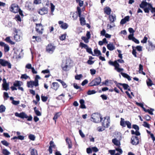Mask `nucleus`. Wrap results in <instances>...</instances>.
<instances>
[{"label":"nucleus","instance_id":"nucleus-53","mask_svg":"<svg viewBox=\"0 0 155 155\" xmlns=\"http://www.w3.org/2000/svg\"><path fill=\"white\" fill-rule=\"evenodd\" d=\"M115 67V69L119 68L120 67V65L119 64L117 63V61H115V64L114 66Z\"/></svg>","mask_w":155,"mask_h":155},{"label":"nucleus","instance_id":"nucleus-17","mask_svg":"<svg viewBox=\"0 0 155 155\" xmlns=\"http://www.w3.org/2000/svg\"><path fill=\"white\" fill-rule=\"evenodd\" d=\"M104 11L105 13L107 15H110L111 11L110 8L108 7H106L104 9Z\"/></svg>","mask_w":155,"mask_h":155},{"label":"nucleus","instance_id":"nucleus-48","mask_svg":"<svg viewBox=\"0 0 155 155\" xmlns=\"http://www.w3.org/2000/svg\"><path fill=\"white\" fill-rule=\"evenodd\" d=\"M12 103L14 105H17L19 104L20 101H16L13 100V101H12Z\"/></svg>","mask_w":155,"mask_h":155},{"label":"nucleus","instance_id":"nucleus-62","mask_svg":"<svg viewBox=\"0 0 155 155\" xmlns=\"http://www.w3.org/2000/svg\"><path fill=\"white\" fill-rule=\"evenodd\" d=\"M115 150L116 151L119 152L120 154L122 153L123 151L121 149L119 148H116Z\"/></svg>","mask_w":155,"mask_h":155},{"label":"nucleus","instance_id":"nucleus-28","mask_svg":"<svg viewBox=\"0 0 155 155\" xmlns=\"http://www.w3.org/2000/svg\"><path fill=\"white\" fill-rule=\"evenodd\" d=\"M2 153L4 155H9L10 153L6 149H3L2 150Z\"/></svg>","mask_w":155,"mask_h":155},{"label":"nucleus","instance_id":"nucleus-5","mask_svg":"<svg viewBox=\"0 0 155 155\" xmlns=\"http://www.w3.org/2000/svg\"><path fill=\"white\" fill-rule=\"evenodd\" d=\"M102 123V126L104 128H108L110 126V118L108 116L104 117L103 121H101Z\"/></svg>","mask_w":155,"mask_h":155},{"label":"nucleus","instance_id":"nucleus-27","mask_svg":"<svg viewBox=\"0 0 155 155\" xmlns=\"http://www.w3.org/2000/svg\"><path fill=\"white\" fill-rule=\"evenodd\" d=\"M14 38V39L16 41H19L22 39V37L17 34H16L15 35Z\"/></svg>","mask_w":155,"mask_h":155},{"label":"nucleus","instance_id":"nucleus-34","mask_svg":"<svg viewBox=\"0 0 155 155\" xmlns=\"http://www.w3.org/2000/svg\"><path fill=\"white\" fill-rule=\"evenodd\" d=\"M28 138L30 140L32 141H34L35 139V136L32 134H30L28 136Z\"/></svg>","mask_w":155,"mask_h":155},{"label":"nucleus","instance_id":"nucleus-20","mask_svg":"<svg viewBox=\"0 0 155 155\" xmlns=\"http://www.w3.org/2000/svg\"><path fill=\"white\" fill-rule=\"evenodd\" d=\"M107 49L110 51H112L115 49V46L112 43L108 44L107 45Z\"/></svg>","mask_w":155,"mask_h":155},{"label":"nucleus","instance_id":"nucleus-1","mask_svg":"<svg viewBox=\"0 0 155 155\" xmlns=\"http://www.w3.org/2000/svg\"><path fill=\"white\" fill-rule=\"evenodd\" d=\"M15 116L21 119H27V120L29 121H31L32 119V117L31 115H30L28 116L25 112H21L20 113L16 112L15 113Z\"/></svg>","mask_w":155,"mask_h":155},{"label":"nucleus","instance_id":"nucleus-54","mask_svg":"<svg viewBox=\"0 0 155 155\" xmlns=\"http://www.w3.org/2000/svg\"><path fill=\"white\" fill-rule=\"evenodd\" d=\"M147 38L145 36L143 38V39L141 41V42L143 43H146L147 42Z\"/></svg>","mask_w":155,"mask_h":155},{"label":"nucleus","instance_id":"nucleus-24","mask_svg":"<svg viewBox=\"0 0 155 155\" xmlns=\"http://www.w3.org/2000/svg\"><path fill=\"white\" fill-rule=\"evenodd\" d=\"M149 4H150L147 3L146 2L142 1L141 4L140 5V8H143L147 5H148L149 6Z\"/></svg>","mask_w":155,"mask_h":155},{"label":"nucleus","instance_id":"nucleus-4","mask_svg":"<svg viewBox=\"0 0 155 155\" xmlns=\"http://www.w3.org/2000/svg\"><path fill=\"white\" fill-rule=\"evenodd\" d=\"M101 81V78L100 77H98L93 80L89 84V86H97L99 85Z\"/></svg>","mask_w":155,"mask_h":155},{"label":"nucleus","instance_id":"nucleus-63","mask_svg":"<svg viewBox=\"0 0 155 155\" xmlns=\"http://www.w3.org/2000/svg\"><path fill=\"white\" fill-rule=\"evenodd\" d=\"M92 151L94 152H96L98 151V150L97 148L96 147H92Z\"/></svg>","mask_w":155,"mask_h":155},{"label":"nucleus","instance_id":"nucleus-26","mask_svg":"<svg viewBox=\"0 0 155 155\" xmlns=\"http://www.w3.org/2000/svg\"><path fill=\"white\" fill-rule=\"evenodd\" d=\"M121 74L122 75L124 78H127L128 81H130L131 80V78L126 73L121 72Z\"/></svg>","mask_w":155,"mask_h":155},{"label":"nucleus","instance_id":"nucleus-52","mask_svg":"<svg viewBox=\"0 0 155 155\" xmlns=\"http://www.w3.org/2000/svg\"><path fill=\"white\" fill-rule=\"evenodd\" d=\"M143 125L146 127L149 128H150V125L149 124H148L146 122L144 121L143 123Z\"/></svg>","mask_w":155,"mask_h":155},{"label":"nucleus","instance_id":"nucleus-7","mask_svg":"<svg viewBox=\"0 0 155 155\" xmlns=\"http://www.w3.org/2000/svg\"><path fill=\"white\" fill-rule=\"evenodd\" d=\"M20 8L18 5L16 4H12L10 8V10L14 13H17L19 11Z\"/></svg>","mask_w":155,"mask_h":155},{"label":"nucleus","instance_id":"nucleus-31","mask_svg":"<svg viewBox=\"0 0 155 155\" xmlns=\"http://www.w3.org/2000/svg\"><path fill=\"white\" fill-rule=\"evenodd\" d=\"M79 46L80 47H81L82 48H84L85 49H86L88 47L87 45L85 44L82 42L80 43Z\"/></svg>","mask_w":155,"mask_h":155},{"label":"nucleus","instance_id":"nucleus-64","mask_svg":"<svg viewBox=\"0 0 155 155\" xmlns=\"http://www.w3.org/2000/svg\"><path fill=\"white\" fill-rule=\"evenodd\" d=\"M132 40L136 44H138L139 43V41L135 37L133 38Z\"/></svg>","mask_w":155,"mask_h":155},{"label":"nucleus","instance_id":"nucleus-39","mask_svg":"<svg viewBox=\"0 0 155 155\" xmlns=\"http://www.w3.org/2000/svg\"><path fill=\"white\" fill-rule=\"evenodd\" d=\"M31 155H38L37 153L36 150L34 149H33L31 150Z\"/></svg>","mask_w":155,"mask_h":155},{"label":"nucleus","instance_id":"nucleus-60","mask_svg":"<svg viewBox=\"0 0 155 155\" xmlns=\"http://www.w3.org/2000/svg\"><path fill=\"white\" fill-rule=\"evenodd\" d=\"M88 82V81L87 80L85 79L84 80L82 83L81 85L82 86H84L85 85L87 84Z\"/></svg>","mask_w":155,"mask_h":155},{"label":"nucleus","instance_id":"nucleus-9","mask_svg":"<svg viewBox=\"0 0 155 155\" xmlns=\"http://www.w3.org/2000/svg\"><path fill=\"white\" fill-rule=\"evenodd\" d=\"M55 47L52 45L51 44H49L47 46L46 50L47 52L52 54L54 51Z\"/></svg>","mask_w":155,"mask_h":155},{"label":"nucleus","instance_id":"nucleus-14","mask_svg":"<svg viewBox=\"0 0 155 155\" xmlns=\"http://www.w3.org/2000/svg\"><path fill=\"white\" fill-rule=\"evenodd\" d=\"M130 17L129 16H125L124 18L122 19L120 21V24L121 25H124L127 21H129Z\"/></svg>","mask_w":155,"mask_h":155},{"label":"nucleus","instance_id":"nucleus-40","mask_svg":"<svg viewBox=\"0 0 155 155\" xmlns=\"http://www.w3.org/2000/svg\"><path fill=\"white\" fill-rule=\"evenodd\" d=\"M4 51L5 52H7L9 50V47L8 45H7V44L6 45H5L4 46Z\"/></svg>","mask_w":155,"mask_h":155},{"label":"nucleus","instance_id":"nucleus-18","mask_svg":"<svg viewBox=\"0 0 155 155\" xmlns=\"http://www.w3.org/2000/svg\"><path fill=\"white\" fill-rule=\"evenodd\" d=\"M80 103V107L82 109H85L86 108V107L84 104L85 102L84 100L81 99L79 101Z\"/></svg>","mask_w":155,"mask_h":155},{"label":"nucleus","instance_id":"nucleus-43","mask_svg":"<svg viewBox=\"0 0 155 155\" xmlns=\"http://www.w3.org/2000/svg\"><path fill=\"white\" fill-rule=\"evenodd\" d=\"M120 85H122L123 86L124 89L125 90H127L128 89V87H129V85L127 84H120Z\"/></svg>","mask_w":155,"mask_h":155},{"label":"nucleus","instance_id":"nucleus-42","mask_svg":"<svg viewBox=\"0 0 155 155\" xmlns=\"http://www.w3.org/2000/svg\"><path fill=\"white\" fill-rule=\"evenodd\" d=\"M96 93V91L94 90H89L87 91V94L89 95H91L95 94Z\"/></svg>","mask_w":155,"mask_h":155},{"label":"nucleus","instance_id":"nucleus-57","mask_svg":"<svg viewBox=\"0 0 155 155\" xmlns=\"http://www.w3.org/2000/svg\"><path fill=\"white\" fill-rule=\"evenodd\" d=\"M25 68L28 69H31L33 67H32L31 64H28L26 65Z\"/></svg>","mask_w":155,"mask_h":155},{"label":"nucleus","instance_id":"nucleus-30","mask_svg":"<svg viewBox=\"0 0 155 155\" xmlns=\"http://www.w3.org/2000/svg\"><path fill=\"white\" fill-rule=\"evenodd\" d=\"M94 52L95 55H96L97 56H98L101 54V51L96 49H94Z\"/></svg>","mask_w":155,"mask_h":155},{"label":"nucleus","instance_id":"nucleus-32","mask_svg":"<svg viewBox=\"0 0 155 155\" xmlns=\"http://www.w3.org/2000/svg\"><path fill=\"white\" fill-rule=\"evenodd\" d=\"M2 87L4 90L7 91L9 89V84L8 83H7L4 84V85H2Z\"/></svg>","mask_w":155,"mask_h":155},{"label":"nucleus","instance_id":"nucleus-2","mask_svg":"<svg viewBox=\"0 0 155 155\" xmlns=\"http://www.w3.org/2000/svg\"><path fill=\"white\" fill-rule=\"evenodd\" d=\"M91 120L95 123H98L102 121L103 118L101 115L97 113L93 114L91 116Z\"/></svg>","mask_w":155,"mask_h":155},{"label":"nucleus","instance_id":"nucleus-15","mask_svg":"<svg viewBox=\"0 0 155 155\" xmlns=\"http://www.w3.org/2000/svg\"><path fill=\"white\" fill-rule=\"evenodd\" d=\"M40 27L41 30H42L43 26L41 24H36V31L39 33H42V32L40 30V28H38V27Z\"/></svg>","mask_w":155,"mask_h":155},{"label":"nucleus","instance_id":"nucleus-50","mask_svg":"<svg viewBox=\"0 0 155 155\" xmlns=\"http://www.w3.org/2000/svg\"><path fill=\"white\" fill-rule=\"evenodd\" d=\"M82 75L81 74L75 76V79L76 80H79L82 77Z\"/></svg>","mask_w":155,"mask_h":155},{"label":"nucleus","instance_id":"nucleus-23","mask_svg":"<svg viewBox=\"0 0 155 155\" xmlns=\"http://www.w3.org/2000/svg\"><path fill=\"white\" fill-rule=\"evenodd\" d=\"M51 88L54 90L56 91L58 88V84L57 82H53L52 83Z\"/></svg>","mask_w":155,"mask_h":155},{"label":"nucleus","instance_id":"nucleus-3","mask_svg":"<svg viewBox=\"0 0 155 155\" xmlns=\"http://www.w3.org/2000/svg\"><path fill=\"white\" fill-rule=\"evenodd\" d=\"M77 11L78 13V16L80 18V21L81 24L82 25H85L86 24V21L85 20V18L83 16H82L81 15V11L79 7H77Z\"/></svg>","mask_w":155,"mask_h":155},{"label":"nucleus","instance_id":"nucleus-44","mask_svg":"<svg viewBox=\"0 0 155 155\" xmlns=\"http://www.w3.org/2000/svg\"><path fill=\"white\" fill-rule=\"evenodd\" d=\"M1 142L3 145L7 147L9 145V143L5 140H2L1 141Z\"/></svg>","mask_w":155,"mask_h":155},{"label":"nucleus","instance_id":"nucleus-47","mask_svg":"<svg viewBox=\"0 0 155 155\" xmlns=\"http://www.w3.org/2000/svg\"><path fill=\"white\" fill-rule=\"evenodd\" d=\"M81 39L84 41V42H85L86 43H87L89 42V39L87 38H86L85 37H82L81 38Z\"/></svg>","mask_w":155,"mask_h":155},{"label":"nucleus","instance_id":"nucleus-36","mask_svg":"<svg viewBox=\"0 0 155 155\" xmlns=\"http://www.w3.org/2000/svg\"><path fill=\"white\" fill-rule=\"evenodd\" d=\"M76 2L77 3L79 4V5L80 7L83 6L84 4L83 1H81V0H75Z\"/></svg>","mask_w":155,"mask_h":155},{"label":"nucleus","instance_id":"nucleus-35","mask_svg":"<svg viewBox=\"0 0 155 155\" xmlns=\"http://www.w3.org/2000/svg\"><path fill=\"white\" fill-rule=\"evenodd\" d=\"M87 51L89 53V54H91L93 56H94L95 55L93 53V52L92 51V49L91 48H89L88 47L86 49Z\"/></svg>","mask_w":155,"mask_h":155},{"label":"nucleus","instance_id":"nucleus-51","mask_svg":"<svg viewBox=\"0 0 155 155\" xmlns=\"http://www.w3.org/2000/svg\"><path fill=\"white\" fill-rule=\"evenodd\" d=\"M50 73L49 70L48 69H47L45 70H43L41 71V73L44 74H48Z\"/></svg>","mask_w":155,"mask_h":155},{"label":"nucleus","instance_id":"nucleus-38","mask_svg":"<svg viewBox=\"0 0 155 155\" xmlns=\"http://www.w3.org/2000/svg\"><path fill=\"white\" fill-rule=\"evenodd\" d=\"M59 82H60L64 88H66L67 87V86L66 84L64 81H62L61 80L59 79Z\"/></svg>","mask_w":155,"mask_h":155},{"label":"nucleus","instance_id":"nucleus-6","mask_svg":"<svg viewBox=\"0 0 155 155\" xmlns=\"http://www.w3.org/2000/svg\"><path fill=\"white\" fill-rule=\"evenodd\" d=\"M120 125L123 127H126V124L127 125V127L129 128H131V123L128 121H124V119L121 118L120 119Z\"/></svg>","mask_w":155,"mask_h":155},{"label":"nucleus","instance_id":"nucleus-22","mask_svg":"<svg viewBox=\"0 0 155 155\" xmlns=\"http://www.w3.org/2000/svg\"><path fill=\"white\" fill-rule=\"evenodd\" d=\"M109 19L110 21L111 22H114L115 20H116L115 15L113 14L110 15L109 16Z\"/></svg>","mask_w":155,"mask_h":155},{"label":"nucleus","instance_id":"nucleus-19","mask_svg":"<svg viewBox=\"0 0 155 155\" xmlns=\"http://www.w3.org/2000/svg\"><path fill=\"white\" fill-rule=\"evenodd\" d=\"M112 142L114 145L117 146H119L120 144V141L116 138L113 139Z\"/></svg>","mask_w":155,"mask_h":155},{"label":"nucleus","instance_id":"nucleus-13","mask_svg":"<svg viewBox=\"0 0 155 155\" xmlns=\"http://www.w3.org/2000/svg\"><path fill=\"white\" fill-rule=\"evenodd\" d=\"M61 67L63 70L64 71H67L69 69V66L67 64L66 61L65 62H63L61 64Z\"/></svg>","mask_w":155,"mask_h":155},{"label":"nucleus","instance_id":"nucleus-8","mask_svg":"<svg viewBox=\"0 0 155 155\" xmlns=\"http://www.w3.org/2000/svg\"><path fill=\"white\" fill-rule=\"evenodd\" d=\"M0 64L2 66H7L9 68L12 67V65L9 62L3 59H0Z\"/></svg>","mask_w":155,"mask_h":155},{"label":"nucleus","instance_id":"nucleus-41","mask_svg":"<svg viewBox=\"0 0 155 155\" xmlns=\"http://www.w3.org/2000/svg\"><path fill=\"white\" fill-rule=\"evenodd\" d=\"M41 99L42 101L45 102L48 99V97L46 96H45L42 94L41 96Z\"/></svg>","mask_w":155,"mask_h":155},{"label":"nucleus","instance_id":"nucleus-58","mask_svg":"<svg viewBox=\"0 0 155 155\" xmlns=\"http://www.w3.org/2000/svg\"><path fill=\"white\" fill-rule=\"evenodd\" d=\"M128 31L130 33L134 34L135 32V31L133 28H128Z\"/></svg>","mask_w":155,"mask_h":155},{"label":"nucleus","instance_id":"nucleus-21","mask_svg":"<svg viewBox=\"0 0 155 155\" xmlns=\"http://www.w3.org/2000/svg\"><path fill=\"white\" fill-rule=\"evenodd\" d=\"M66 142L67 144L68 145V147L69 149H70L72 148V144L71 140L68 138H66Z\"/></svg>","mask_w":155,"mask_h":155},{"label":"nucleus","instance_id":"nucleus-45","mask_svg":"<svg viewBox=\"0 0 155 155\" xmlns=\"http://www.w3.org/2000/svg\"><path fill=\"white\" fill-rule=\"evenodd\" d=\"M29 78V76L27 75L26 74H22L21 77V78L25 79H27V78Z\"/></svg>","mask_w":155,"mask_h":155},{"label":"nucleus","instance_id":"nucleus-55","mask_svg":"<svg viewBox=\"0 0 155 155\" xmlns=\"http://www.w3.org/2000/svg\"><path fill=\"white\" fill-rule=\"evenodd\" d=\"M134 34H130V35H129L128 36V38L130 40H133V38H134Z\"/></svg>","mask_w":155,"mask_h":155},{"label":"nucleus","instance_id":"nucleus-46","mask_svg":"<svg viewBox=\"0 0 155 155\" xmlns=\"http://www.w3.org/2000/svg\"><path fill=\"white\" fill-rule=\"evenodd\" d=\"M15 19L17 21L21 22V17L19 15H17L15 16Z\"/></svg>","mask_w":155,"mask_h":155},{"label":"nucleus","instance_id":"nucleus-16","mask_svg":"<svg viewBox=\"0 0 155 155\" xmlns=\"http://www.w3.org/2000/svg\"><path fill=\"white\" fill-rule=\"evenodd\" d=\"M27 85L28 87L32 88L34 86L35 87L38 86L37 85H36L35 84L34 81H28L27 82Z\"/></svg>","mask_w":155,"mask_h":155},{"label":"nucleus","instance_id":"nucleus-59","mask_svg":"<svg viewBox=\"0 0 155 155\" xmlns=\"http://www.w3.org/2000/svg\"><path fill=\"white\" fill-rule=\"evenodd\" d=\"M87 153L89 154L92 153V150L91 148L89 147L87 149Z\"/></svg>","mask_w":155,"mask_h":155},{"label":"nucleus","instance_id":"nucleus-12","mask_svg":"<svg viewBox=\"0 0 155 155\" xmlns=\"http://www.w3.org/2000/svg\"><path fill=\"white\" fill-rule=\"evenodd\" d=\"M48 9L47 8L44 7L40 9L38 13L41 15H43L48 13Z\"/></svg>","mask_w":155,"mask_h":155},{"label":"nucleus","instance_id":"nucleus-33","mask_svg":"<svg viewBox=\"0 0 155 155\" xmlns=\"http://www.w3.org/2000/svg\"><path fill=\"white\" fill-rule=\"evenodd\" d=\"M67 35V34L65 33L64 34L60 36L59 37V38L60 40L61 41L64 40L66 38V36Z\"/></svg>","mask_w":155,"mask_h":155},{"label":"nucleus","instance_id":"nucleus-49","mask_svg":"<svg viewBox=\"0 0 155 155\" xmlns=\"http://www.w3.org/2000/svg\"><path fill=\"white\" fill-rule=\"evenodd\" d=\"M54 8L55 6L52 3H51V9L52 13L54 11Z\"/></svg>","mask_w":155,"mask_h":155},{"label":"nucleus","instance_id":"nucleus-29","mask_svg":"<svg viewBox=\"0 0 155 155\" xmlns=\"http://www.w3.org/2000/svg\"><path fill=\"white\" fill-rule=\"evenodd\" d=\"M6 108L2 104L0 106V113H2L5 111Z\"/></svg>","mask_w":155,"mask_h":155},{"label":"nucleus","instance_id":"nucleus-56","mask_svg":"<svg viewBox=\"0 0 155 155\" xmlns=\"http://www.w3.org/2000/svg\"><path fill=\"white\" fill-rule=\"evenodd\" d=\"M91 73V75H93L95 74L96 71L94 69H91L90 70Z\"/></svg>","mask_w":155,"mask_h":155},{"label":"nucleus","instance_id":"nucleus-11","mask_svg":"<svg viewBox=\"0 0 155 155\" xmlns=\"http://www.w3.org/2000/svg\"><path fill=\"white\" fill-rule=\"evenodd\" d=\"M131 143L133 145H136L139 142V140L137 137L136 136H133L131 139Z\"/></svg>","mask_w":155,"mask_h":155},{"label":"nucleus","instance_id":"nucleus-37","mask_svg":"<svg viewBox=\"0 0 155 155\" xmlns=\"http://www.w3.org/2000/svg\"><path fill=\"white\" fill-rule=\"evenodd\" d=\"M149 7L151 9V12L152 13L155 12V7L153 8L151 4H149ZM153 16H155V13L153 15Z\"/></svg>","mask_w":155,"mask_h":155},{"label":"nucleus","instance_id":"nucleus-61","mask_svg":"<svg viewBox=\"0 0 155 155\" xmlns=\"http://www.w3.org/2000/svg\"><path fill=\"white\" fill-rule=\"evenodd\" d=\"M133 128L136 130H139V127L137 125L134 124L133 125Z\"/></svg>","mask_w":155,"mask_h":155},{"label":"nucleus","instance_id":"nucleus-10","mask_svg":"<svg viewBox=\"0 0 155 155\" xmlns=\"http://www.w3.org/2000/svg\"><path fill=\"white\" fill-rule=\"evenodd\" d=\"M59 25H60V27L64 30L67 29L68 27V24L62 21H59Z\"/></svg>","mask_w":155,"mask_h":155},{"label":"nucleus","instance_id":"nucleus-25","mask_svg":"<svg viewBox=\"0 0 155 155\" xmlns=\"http://www.w3.org/2000/svg\"><path fill=\"white\" fill-rule=\"evenodd\" d=\"M22 82L18 81H15L13 83V86L16 87H18L21 86Z\"/></svg>","mask_w":155,"mask_h":155}]
</instances>
